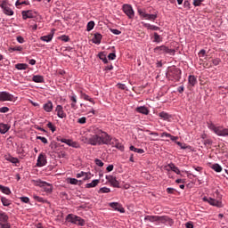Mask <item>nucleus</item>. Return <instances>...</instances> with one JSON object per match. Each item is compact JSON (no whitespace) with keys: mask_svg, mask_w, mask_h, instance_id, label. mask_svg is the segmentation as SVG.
Returning <instances> with one entry per match:
<instances>
[{"mask_svg":"<svg viewBox=\"0 0 228 228\" xmlns=\"http://www.w3.org/2000/svg\"><path fill=\"white\" fill-rule=\"evenodd\" d=\"M110 145H112V147H115L116 149H118V151H124V145L118 142V140L112 138L110 142Z\"/></svg>","mask_w":228,"mask_h":228,"instance_id":"18","label":"nucleus"},{"mask_svg":"<svg viewBox=\"0 0 228 228\" xmlns=\"http://www.w3.org/2000/svg\"><path fill=\"white\" fill-rule=\"evenodd\" d=\"M94 163L97 167H104V162L99 159H95Z\"/></svg>","mask_w":228,"mask_h":228,"instance_id":"49","label":"nucleus"},{"mask_svg":"<svg viewBox=\"0 0 228 228\" xmlns=\"http://www.w3.org/2000/svg\"><path fill=\"white\" fill-rule=\"evenodd\" d=\"M10 53H22V51H24V48L21 45H16V46H11L9 48Z\"/></svg>","mask_w":228,"mask_h":228,"instance_id":"32","label":"nucleus"},{"mask_svg":"<svg viewBox=\"0 0 228 228\" xmlns=\"http://www.w3.org/2000/svg\"><path fill=\"white\" fill-rule=\"evenodd\" d=\"M203 202H208L210 206H215L216 208H222V201L220 200H215L212 198L204 197Z\"/></svg>","mask_w":228,"mask_h":228,"instance_id":"11","label":"nucleus"},{"mask_svg":"<svg viewBox=\"0 0 228 228\" xmlns=\"http://www.w3.org/2000/svg\"><path fill=\"white\" fill-rule=\"evenodd\" d=\"M37 140H40L43 143H48L47 138L42 136H37Z\"/></svg>","mask_w":228,"mask_h":228,"instance_id":"57","label":"nucleus"},{"mask_svg":"<svg viewBox=\"0 0 228 228\" xmlns=\"http://www.w3.org/2000/svg\"><path fill=\"white\" fill-rule=\"evenodd\" d=\"M106 179L114 188H120V183L113 175H107Z\"/></svg>","mask_w":228,"mask_h":228,"instance_id":"14","label":"nucleus"},{"mask_svg":"<svg viewBox=\"0 0 228 228\" xmlns=\"http://www.w3.org/2000/svg\"><path fill=\"white\" fill-rule=\"evenodd\" d=\"M110 206L112 208V209H115V211H118L119 213H126L124 208H122V206L117 202H112L110 204Z\"/></svg>","mask_w":228,"mask_h":228,"instance_id":"21","label":"nucleus"},{"mask_svg":"<svg viewBox=\"0 0 228 228\" xmlns=\"http://www.w3.org/2000/svg\"><path fill=\"white\" fill-rule=\"evenodd\" d=\"M118 88H119V90H126L127 86H126V84H118Z\"/></svg>","mask_w":228,"mask_h":228,"instance_id":"58","label":"nucleus"},{"mask_svg":"<svg viewBox=\"0 0 228 228\" xmlns=\"http://www.w3.org/2000/svg\"><path fill=\"white\" fill-rule=\"evenodd\" d=\"M70 147H73L74 149H79V147H81L77 142H74V141H71V145Z\"/></svg>","mask_w":228,"mask_h":228,"instance_id":"55","label":"nucleus"},{"mask_svg":"<svg viewBox=\"0 0 228 228\" xmlns=\"http://www.w3.org/2000/svg\"><path fill=\"white\" fill-rule=\"evenodd\" d=\"M144 220L151 223L159 222V216H146Z\"/></svg>","mask_w":228,"mask_h":228,"instance_id":"30","label":"nucleus"},{"mask_svg":"<svg viewBox=\"0 0 228 228\" xmlns=\"http://www.w3.org/2000/svg\"><path fill=\"white\" fill-rule=\"evenodd\" d=\"M10 220V217L5 212L0 211V224H5Z\"/></svg>","mask_w":228,"mask_h":228,"instance_id":"27","label":"nucleus"},{"mask_svg":"<svg viewBox=\"0 0 228 228\" xmlns=\"http://www.w3.org/2000/svg\"><path fill=\"white\" fill-rule=\"evenodd\" d=\"M176 145H178V147H180L181 149H188V146H186L185 143H183L181 142H175Z\"/></svg>","mask_w":228,"mask_h":228,"instance_id":"54","label":"nucleus"},{"mask_svg":"<svg viewBox=\"0 0 228 228\" xmlns=\"http://www.w3.org/2000/svg\"><path fill=\"white\" fill-rule=\"evenodd\" d=\"M8 111H10V109L8 107L0 108V113H8Z\"/></svg>","mask_w":228,"mask_h":228,"instance_id":"59","label":"nucleus"},{"mask_svg":"<svg viewBox=\"0 0 228 228\" xmlns=\"http://www.w3.org/2000/svg\"><path fill=\"white\" fill-rule=\"evenodd\" d=\"M47 127L52 130V133H54V131H56V126H54V125H53V123L51 122L47 123Z\"/></svg>","mask_w":228,"mask_h":228,"instance_id":"53","label":"nucleus"},{"mask_svg":"<svg viewBox=\"0 0 228 228\" xmlns=\"http://www.w3.org/2000/svg\"><path fill=\"white\" fill-rule=\"evenodd\" d=\"M110 191H111V190L110 188H108V187H102L98 191V193H110Z\"/></svg>","mask_w":228,"mask_h":228,"instance_id":"43","label":"nucleus"},{"mask_svg":"<svg viewBox=\"0 0 228 228\" xmlns=\"http://www.w3.org/2000/svg\"><path fill=\"white\" fill-rule=\"evenodd\" d=\"M183 8H186L187 10H191V4H190V1L185 0L183 2Z\"/></svg>","mask_w":228,"mask_h":228,"instance_id":"47","label":"nucleus"},{"mask_svg":"<svg viewBox=\"0 0 228 228\" xmlns=\"http://www.w3.org/2000/svg\"><path fill=\"white\" fill-rule=\"evenodd\" d=\"M45 165H47L45 153H40L37 158V167H45Z\"/></svg>","mask_w":228,"mask_h":228,"instance_id":"13","label":"nucleus"},{"mask_svg":"<svg viewBox=\"0 0 228 228\" xmlns=\"http://www.w3.org/2000/svg\"><path fill=\"white\" fill-rule=\"evenodd\" d=\"M137 13L142 20H150L151 22H154L156 19H158V12L153 13L147 12V9L145 8H137Z\"/></svg>","mask_w":228,"mask_h":228,"instance_id":"3","label":"nucleus"},{"mask_svg":"<svg viewBox=\"0 0 228 228\" xmlns=\"http://www.w3.org/2000/svg\"><path fill=\"white\" fill-rule=\"evenodd\" d=\"M141 24L142 25L143 28H146L147 29H150L151 31H159L161 28L152 25L151 23H145V21H142Z\"/></svg>","mask_w":228,"mask_h":228,"instance_id":"17","label":"nucleus"},{"mask_svg":"<svg viewBox=\"0 0 228 228\" xmlns=\"http://www.w3.org/2000/svg\"><path fill=\"white\" fill-rule=\"evenodd\" d=\"M122 11L128 19H134V10L133 9V5L125 4L122 6Z\"/></svg>","mask_w":228,"mask_h":228,"instance_id":"8","label":"nucleus"},{"mask_svg":"<svg viewBox=\"0 0 228 228\" xmlns=\"http://www.w3.org/2000/svg\"><path fill=\"white\" fill-rule=\"evenodd\" d=\"M55 111L57 115H63V107L61 105H57Z\"/></svg>","mask_w":228,"mask_h":228,"instance_id":"45","label":"nucleus"},{"mask_svg":"<svg viewBox=\"0 0 228 228\" xmlns=\"http://www.w3.org/2000/svg\"><path fill=\"white\" fill-rule=\"evenodd\" d=\"M212 63L215 67H218V64L222 63V60L220 58H215L212 60Z\"/></svg>","mask_w":228,"mask_h":228,"instance_id":"46","label":"nucleus"},{"mask_svg":"<svg viewBox=\"0 0 228 228\" xmlns=\"http://www.w3.org/2000/svg\"><path fill=\"white\" fill-rule=\"evenodd\" d=\"M130 151H132L133 152H137V154H143V152H145L143 149H138L134 146H130Z\"/></svg>","mask_w":228,"mask_h":228,"instance_id":"41","label":"nucleus"},{"mask_svg":"<svg viewBox=\"0 0 228 228\" xmlns=\"http://www.w3.org/2000/svg\"><path fill=\"white\" fill-rule=\"evenodd\" d=\"M80 98L84 101H88L91 102V104H95V101H94V98L90 97L86 93H84L83 91L80 92Z\"/></svg>","mask_w":228,"mask_h":228,"instance_id":"23","label":"nucleus"},{"mask_svg":"<svg viewBox=\"0 0 228 228\" xmlns=\"http://www.w3.org/2000/svg\"><path fill=\"white\" fill-rule=\"evenodd\" d=\"M197 83H199V81L197 80V77H195L194 75H189L188 77V85L189 86H195V85H197Z\"/></svg>","mask_w":228,"mask_h":228,"instance_id":"24","label":"nucleus"},{"mask_svg":"<svg viewBox=\"0 0 228 228\" xmlns=\"http://www.w3.org/2000/svg\"><path fill=\"white\" fill-rule=\"evenodd\" d=\"M135 111L136 113H141L142 115H147L150 110L149 108H147V106H140L135 108Z\"/></svg>","mask_w":228,"mask_h":228,"instance_id":"25","label":"nucleus"},{"mask_svg":"<svg viewBox=\"0 0 228 228\" xmlns=\"http://www.w3.org/2000/svg\"><path fill=\"white\" fill-rule=\"evenodd\" d=\"M1 202L3 204V206L8 207L10 206V204H12V201L4 197L1 198Z\"/></svg>","mask_w":228,"mask_h":228,"instance_id":"42","label":"nucleus"},{"mask_svg":"<svg viewBox=\"0 0 228 228\" xmlns=\"http://www.w3.org/2000/svg\"><path fill=\"white\" fill-rule=\"evenodd\" d=\"M6 101H11L15 102V101H17V97H14L13 94L6 91L0 92V102H4Z\"/></svg>","mask_w":228,"mask_h":228,"instance_id":"7","label":"nucleus"},{"mask_svg":"<svg viewBox=\"0 0 228 228\" xmlns=\"http://www.w3.org/2000/svg\"><path fill=\"white\" fill-rule=\"evenodd\" d=\"M20 200H21V202H24L25 204H28V202H29V198H28V197H21Z\"/></svg>","mask_w":228,"mask_h":228,"instance_id":"63","label":"nucleus"},{"mask_svg":"<svg viewBox=\"0 0 228 228\" xmlns=\"http://www.w3.org/2000/svg\"><path fill=\"white\" fill-rule=\"evenodd\" d=\"M159 222L160 224H167V225H174V219L170 218L168 216H159Z\"/></svg>","mask_w":228,"mask_h":228,"instance_id":"12","label":"nucleus"},{"mask_svg":"<svg viewBox=\"0 0 228 228\" xmlns=\"http://www.w3.org/2000/svg\"><path fill=\"white\" fill-rule=\"evenodd\" d=\"M79 181L76 178H69V184H77Z\"/></svg>","mask_w":228,"mask_h":228,"instance_id":"61","label":"nucleus"},{"mask_svg":"<svg viewBox=\"0 0 228 228\" xmlns=\"http://www.w3.org/2000/svg\"><path fill=\"white\" fill-rule=\"evenodd\" d=\"M0 8L3 10L4 15H8L9 17L13 16L15 13L12 8L8 7V4H2Z\"/></svg>","mask_w":228,"mask_h":228,"instance_id":"15","label":"nucleus"},{"mask_svg":"<svg viewBox=\"0 0 228 228\" xmlns=\"http://www.w3.org/2000/svg\"><path fill=\"white\" fill-rule=\"evenodd\" d=\"M99 183H101V180L99 179L93 180L92 183L86 184V188H95V186H97Z\"/></svg>","mask_w":228,"mask_h":228,"instance_id":"34","label":"nucleus"},{"mask_svg":"<svg viewBox=\"0 0 228 228\" xmlns=\"http://www.w3.org/2000/svg\"><path fill=\"white\" fill-rule=\"evenodd\" d=\"M102 41V35L99 32H96L94 35V37L92 39L93 44H95L96 45H99Z\"/></svg>","mask_w":228,"mask_h":228,"instance_id":"20","label":"nucleus"},{"mask_svg":"<svg viewBox=\"0 0 228 228\" xmlns=\"http://www.w3.org/2000/svg\"><path fill=\"white\" fill-rule=\"evenodd\" d=\"M183 92H184V86H180L179 87H177L178 94H183Z\"/></svg>","mask_w":228,"mask_h":228,"instance_id":"64","label":"nucleus"},{"mask_svg":"<svg viewBox=\"0 0 228 228\" xmlns=\"http://www.w3.org/2000/svg\"><path fill=\"white\" fill-rule=\"evenodd\" d=\"M210 168H212V170H215V172H222V166H220V164H213L212 166H210Z\"/></svg>","mask_w":228,"mask_h":228,"instance_id":"39","label":"nucleus"},{"mask_svg":"<svg viewBox=\"0 0 228 228\" xmlns=\"http://www.w3.org/2000/svg\"><path fill=\"white\" fill-rule=\"evenodd\" d=\"M109 60H115L117 58V53H115V51L113 53H110L108 55Z\"/></svg>","mask_w":228,"mask_h":228,"instance_id":"56","label":"nucleus"},{"mask_svg":"<svg viewBox=\"0 0 228 228\" xmlns=\"http://www.w3.org/2000/svg\"><path fill=\"white\" fill-rule=\"evenodd\" d=\"M98 58L102 60L103 63H108V58L106 57V52H100L98 53Z\"/></svg>","mask_w":228,"mask_h":228,"instance_id":"36","label":"nucleus"},{"mask_svg":"<svg viewBox=\"0 0 228 228\" xmlns=\"http://www.w3.org/2000/svg\"><path fill=\"white\" fill-rule=\"evenodd\" d=\"M90 132L93 133V135L87 138L89 145H110L111 143V135L108 134L101 127L93 126L90 127Z\"/></svg>","mask_w":228,"mask_h":228,"instance_id":"1","label":"nucleus"},{"mask_svg":"<svg viewBox=\"0 0 228 228\" xmlns=\"http://www.w3.org/2000/svg\"><path fill=\"white\" fill-rule=\"evenodd\" d=\"M167 170H172L175 174H177V175H181V170H179V167H175L174 163L167 165Z\"/></svg>","mask_w":228,"mask_h":228,"instance_id":"28","label":"nucleus"},{"mask_svg":"<svg viewBox=\"0 0 228 228\" xmlns=\"http://www.w3.org/2000/svg\"><path fill=\"white\" fill-rule=\"evenodd\" d=\"M22 4H25V6H29V0H17L15 3L16 8H19V6H22Z\"/></svg>","mask_w":228,"mask_h":228,"instance_id":"31","label":"nucleus"},{"mask_svg":"<svg viewBox=\"0 0 228 228\" xmlns=\"http://www.w3.org/2000/svg\"><path fill=\"white\" fill-rule=\"evenodd\" d=\"M0 228H12L10 223H0Z\"/></svg>","mask_w":228,"mask_h":228,"instance_id":"51","label":"nucleus"},{"mask_svg":"<svg viewBox=\"0 0 228 228\" xmlns=\"http://www.w3.org/2000/svg\"><path fill=\"white\" fill-rule=\"evenodd\" d=\"M23 20H28V19L37 18V12L33 10L22 11L21 12Z\"/></svg>","mask_w":228,"mask_h":228,"instance_id":"10","label":"nucleus"},{"mask_svg":"<svg viewBox=\"0 0 228 228\" xmlns=\"http://www.w3.org/2000/svg\"><path fill=\"white\" fill-rule=\"evenodd\" d=\"M110 33H113V35H122V31L117 29V28H110Z\"/></svg>","mask_w":228,"mask_h":228,"instance_id":"50","label":"nucleus"},{"mask_svg":"<svg viewBox=\"0 0 228 228\" xmlns=\"http://www.w3.org/2000/svg\"><path fill=\"white\" fill-rule=\"evenodd\" d=\"M0 191L2 193H4L5 195H10L12 193V191H10V188L0 185Z\"/></svg>","mask_w":228,"mask_h":228,"instance_id":"38","label":"nucleus"},{"mask_svg":"<svg viewBox=\"0 0 228 228\" xmlns=\"http://www.w3.org/2000/svg\"><path fill=\"white\" fill-rule=\"evenodd\" d=\"M28 65L26 63H17L15 64V69L17 70H26L28 69Z\"/></svg>","mask_w":228,"mask_h":228,"instance_id":"35","label":"nucleus"},{"mask_svg":"<svg viewBox=\"0 0 228 228\" xmlns=\"http://www.w3.org/2000/svg\"><path fill=\"white\" fill-rule=\"evenodd\" d=\"M94 28H95V21L91 20L86 25V31H92V29H94Z\"/></svg>","mask_w":228,"mask_h":228,"instance_id":"40","label":"nucleus"},{"mask_svg":"<svg viewBox=\"0 0 228 228\" xmlns=\"http://www.w3.org/2000/svg\"><path fill=\"white\" fill-rule=\"evenodd\" d=\"M5 159L7 161H10L11 163H14V164L19 163V159L12 157L11 155H6Z\"/></svg>","mask_w":228,"mask_h":228,"instance_id":"37","label":"nucleus"},{"mask_svg":"<svg viewBox=\"0 0 228 228\" xmlns=\"http://www.w3.org/2000/svg\"><path fill=\"white\" fill-rule=\"evenodd\" d=\"M36 185L40 186L41 188H44L45 191L46 193H51L53 191V184L46 183V182H42L41 180L36 181Z\"/></svg>","mask_w":228,"mask_h":228,"instance_id":"9","label":"nucleus"},{"mask_svg":"<svg viewBox=\"0 0 228 228\" xmlns=\"http://www.w3.org/2000/svg\"><path fill=\"white\" fill-rule=\"evenodd\" d=\"M151 38H152L153 44H161V42H163V37L158 34V32H154Z\"/></svg>","mask_w":228,"mask_h":228,"instance_id":"22","label":"nucleus"},{"mask_svg":"<svg viewBox=\"0 0 228 228\" xmlns=\"http://www.w3.org/2000/svg\"><path fill=\"white\" fill-rule=\"evenodd\" d=\"M66 222L74 224L75 225H79L80 227H85V225H86V221H85V219L74 214H69L66 216Z\"/></svg>","mask_w":228,"mask_h":228,"instance_id":"5","label":"nucleus"},{"mask_svg":"<svg viewBox=\"0 0 228 228\" xmlns=\"http://www.w3.org/2000/svg\"><path fill=\"white\" fill-rule=\"evenodd\" d=\"M53 37H54V29H53L50 34L46 36H42L40 37V40H42V42L49 43L53 40Z\"/></svg>","mask_w":228,"mask_h":228,"instance_id":"19","label":"nucleus"},{"mask_svg":"<svg viewBox=\"0 0 228 228\" xmlns=\"http://www.w3.org/2000/svg\"><path fill=\"white\" fill-rule=\"evenodd\" d=\"M59 40H61V42H70V37L67 35H62L59 37Z\"/></svg>","mask_w":228,"mask_h":228,"instance_id":"44","label":"nucleus"},{"mask_svg":"<svg viewBox=\"0 0 228 228\" xmlns=\"http://www.w3.org/2000/svg\"><path fill=\"white\" fill-rule=\"evenodd\" d=\"M208 127L210 131H213L217 136H228V128L224 127V126H216L213 122L208 123Z\"/></svg>","mask_w":228,"mask_h":228,"instance_id":"4","label":"nucleus"},{"mask_svg":"<svg viewBox=\"0 0 228 228\" xmlns=\"http://www.w3.org/2000/svg\"><path fill=\"white\" fill-rule=\"evenodd\" d=\"M202 3H204V0H193V6H201Z\"/></svg>","mask_w":228,"mask_h":228,"instance_id":"48","label":"nucleus"},{"mask_svg":"<svg viewBox=\"0 0 228 228\" xmlns=\"http://www.w3.org/2000/svg\"><path fill=\"white\" fill-rule=\"evenodd\" d=\"M182 74H183V71H181V69H179L175 66H171L167 69L166 76L169 81L177 83V82L181 81Z\"/></svg>","mask_w":228,"mask_h":228,"instance_id":"2","label":"nucleus"},{"mask_svg":"<svg viewBox=\"0 0 228 228\" xmlns=\"http://www.w3.org/2000/svg\"><path fill=\"white\" fill-rule=\"evenodd\" d=\"M69 99L71 102V108H73V110H76V108H77V95H76V94L72 92L69 95Z\"/></svg>","mask_w":228,"mask_h":228,"instance_id":"16","label":"nucleus"},{"mask_svg":"<svg viewBox=\"0 0 228 228\" xmlns=\"http://www.w3.org/2000/svg\"><path fill=\"white\" fill-rule=\"evenodd\" d=\"M32 81L34 83H45V79L44 78V76H42V75H34L32 77Z\"/></svg>","mask_w":228,"mask_h":228,"instance_id":"26","label":"nucleus"},{"mask_svg":"<svg viewBox=\"0 0 228 228\" xmlns=\"http://www.w3.org/2000/svg\"><path fill=\"white\" fill-rule=\"evenodd\" d=\"M153 51L157 54H170V56L175 55V49H170L167 45H162L160 46H156Z\"/></svg>","mask_w":228,"mask_h":228,"instance_id":"6","label":"nucleus"},{"mask_svg":"<svg viewBox=\"0 0 228 228\" xmlns=\"http://www.w3.org/2000/svg\"><path fill=\"white\" fill-rule=\"evenodd\" d=\"M16 40L19 44H24V42H26V40H24V37L22 36H18L16 37Z\"/></svg>","mask_w":228,"mask_h":228,"instance_id":"52","label":"nucleus"},{"mask_svg":"<svg viewBox=\"0 0 228 228\" xmlns=\"http://www.w3.org/2000/svg\"><path fill=\"white\" fill-rule=\"evenodd\" d=\"M78 124H86V118L83 117L77 119Z\"/></svg>","mask_w":228,"mask_h":228,"instance_id":"62","label":"nucleus"},{"mask_svg":"<svg viewBox=\"0 0 228 228\" xmlns=\"http://www.w3.org/2000/svg\"><path fill=\"white\" fill-rule=\"evenodd\" d=\"M43 109L45 110V111H46L47 113H50V111H53V102L48 101L46 103H45L43 105Z\"/></svg>","mask_w":228,"mask_h":228,"instance_id":"29","label":"nucleus"},{"mask_svg":"<svg viewBox=\"0 0 228 228\" xmlns=\"http://www.w3.org/2000/svg\"><path fill=\"white\" fill-rule=\"evenodd\" d=\"M198 55L200 56V58H204V56H206V50L205 49H201Z\"/></svg>","mask_w":228,"mask_h":228,"instance_id":"60","label":"nucleus"},{"mask_svg":"<svg viewBox=\"0 0 228 228\" xmlns=\"http://www.w3.org/2000/svg\"><path fill=\"white\" fill-rule=\"evenodd\" d=\"M9 130H10V126H8V125L0 123V133L2 134L8 133Z\"/></svg>","mask_w":228,"mask_h":228,"instance_id":"33","label":"nucleus"}]
</instances>
